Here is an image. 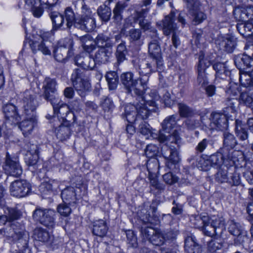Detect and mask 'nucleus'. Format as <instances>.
Instances as JSON below:
<instances>
[{
  "mask_svg": "<svg viewBox=\"0 0 253 253\" xmlns=\"http://www.w3.org/2000/svg\"><path fill=\"white\" fill-rule=\"evenodd\" d=\"M83 186L67 187L61 192V196L63 202L68 204H75L82 195Z\"/></svg>",
  "mask_w": 253,
  "mask_h": 253,
  "instance_id": "4468645a",
  "label": "nucleus"
},
{
  "mask_svg": "<svg viewBox=\"0 0 253 253\" xmlns=\"http://www.w3.org/2000/svg\"><path fill=\"white\" fill-rule=\"evenodd\" d=\"M29 45L34 53L40 51L45 55H50L51 54V49L53 47L51 42L33 40L30 41Z\"/></svg>",
  "mask_w": 253,
  "mask_h": 253,
  "instance_id": "4be33fe9",
  "label": "nucleus"
},
{
  "mask_svg": "<svg viewBox=\"0 0 253 253\" xmlns=\"http://www.w3.org/2000/svg\"><path fill=\"white\" fill-rule=\"evenodd\" d=\"M65 16L67 21V26L68 28L72 26L73 23L76 19H75V13L71 8L70 7H67L65 10Z\"/></svg>",
  "mask_w": 253,
  "mask_h": 253,
  "instance_id": "4d7b16f0",
  "label": "nucleus"
},
{
  "mask_svg": "<svg viewBox=\"0 0 253 253\" xmlns=\"http://www.w3.org/2000/svg\"><path fill=\"white\" fill-rule=\"evenodd\" d=\"M128 39L130 42H135L140 40L141 37V31L139 29H131L128 34Z\"/></svg>",
  "mask_w": 253,
  "mask_h": 253,
  "instance_id": "052dcab7",
  "label": "nucleus"
},
{
  "mask_svg": "<svg viewBox=\"0 0 253 253\" xmlns=\"http://www.w3.org/2000/svg\"><path fill=\"white\" fill-rule=\"evenodd\" d=\"M57 83L54 79L46 78L43 83L44 88L43 97L45 99L50 102L54 103L57 97L54 93L56 91V86Z\"/></svg>",
  "mask_w": 253,
  "mask_h": 253,
  "instance_id": "412c9836",
  "label": "nucleus"
},
{
  "mask_svg": "<svg viewBox=\"0 0 253 253\" xmlns=\"http://www.w3.org/2000/svg\"><path fill=\"white\" fill-rule=\"evenodd\" d=\"M229 232L234 236H239L242 234V229L239 223L231 221L228 227Z\"/></svg>",
  "mask_w": 253,
  "mask_h": 253,
  "instance_id": "6e6d98bb",
  "label": "nucleus"
},
{
  "mask_svg": "<svg viewBox=\"0 0 253 253\" xmlns=\"http://www.w3.org/2000/svg\"><path fill=\"white\" fill-rule=\"evenodd\" d=\"M108 231L106 222L102 219H99L93 222L92 233L97 236H105Z\"/></svg>",
  "mask_w": 253,
  "mask_h": 253,
  "instance_id": "473e14b6",
  "label": "nucleus"
},
{
  "mask_svg": "<svg viewBox=\"0 0 253 253\" xmlns=\"http://www.w3.org/2000/svg\"><path fill=\"white\" fill-rule=\"evenodd\" d=\"M39 159V155L37 145L30 144V147L27 150L26 155V162L29 166H34L37 164Z\"/></svg>",
  "mask_w": 253,
  "mask_h": 253,
  "instance_id": "f704fd0d",
  "label": "nucleus"
},
{
  "mask_svg": "<svg viewBox=\"0 0 253 253\" xmlns=\"http://www.w3.org/2000/svg\"><path fill=\"white\" fill-rule=\"evenodd\" d=\"M50 17L52 21L54 30H57L61 27L64 21V18L62 15L57 12H52L50 14Z\"/></svg>",
  "mask_w": 253,
  "mask_h": 253,
  "instance_id": "3c124183",
  "label": "nucleus"
},
{
  "mask_svg": "<svg viewBox=\"0 0 253 253\" xmlns=\"http://www.w3.org/2000/svg\"><path fill=\"white\" fill-rule=\"evenodd\" d=\"M235 63L239 69L248 70L253 65V60L246 55H243L236 58Z\"/></svg>",
  "mask_w": 253,
  "mask_h": 253,
  "instance_id": "c9c22d12",
  "label": "nucleus"
},
{
  "mask_svg": "<svg viewBox=\"0 0 253 253\" xmlns=\"http://www.w3.org/2000/svg\"><path fill=\"white\" fill-rule=\"evenodd\" d=\"M239 102L251 108L253 110V98L248 92H243L240 94Z\"/></svg>",
  "mask_w": 253,
  "mask_h": 253,
  "instance_id": "603ef678",
  "label": "nucleus"
},
{
  "mask_svg": "<svg viewBox=\"0 0 253 253\" xmlns=\"http://www.w3.org/2000/svg\"><path fill=\"white\" fill-rule=\"evenodd\" d=\"M81 13L80 17L87 18H94V15L95 14L91 9L84 3L82 4Z\"/></svg>",
  "mask_w": 253,
  "mask_h": 253,
  "instance_id": "338daca9",
  "label": "nucleus"
},
{
  "mask_svg": "<svg viewBox=\"0 0 253 253\" xmlns=\"http://www.w3.org/2000/svg\"><path fill=\"white\" fill-rule=\"evenodd\" d=\"M127 53L125 43H121L117 48L116 56L118 64H120L126 59V55Z\"/></svg>",
  "mask_w": 253,
  "mask_h": 253,
  "instance_id": "8fccbe9b",
  "label": "nucleus"
},
{
  "mask_svg": "<svg viewBox=\"0 0 253 253\" xmlns=\"http://www.w3.org/2000/svg\"><path fill=\"white\" fill-rule=\"evenodd\" d=\"M178 177L171 172H167L163 175V180L166 184L172 185L177 183Z\"/></svg>",
  "mask_w": 253,
  "mask_h": 253,
  "instance_id": "13d9d810",
  "label": "nucleus"
},
{
  "mask_svg": "<svg viewBox=\"0 0 253 253\" xmlns=\"http://www.w3.org/2000/svg\"><path fill=\"white\" fill-rule=\"evenodd\" d=\"M55 133L57 138L63 141L69 138L71 134V129L68 126L62 125L56 129Z\"/></svg>",
  "mask_w": 253,
  "mask_h": 253,
  "instance_id": "a19ab883",
  "label": "nucleus"
},
{
  "mask_svg": "<svg viewBox=\"0 0 253 253\" xmlns=\"http://www.w3.org/2000/svg\"><path fill=\"white\" fill-rule=\"evenodd\" d=\"M216 180L220 183L228 182L229 178L227 176V170L221 169L216 174Z\"/></svg>",
  "mask_w": 253,
  "mask_h": 253,
  "instance_id": "69168bd1",
  "label": "nucleus"
},
{
  "mask_svg": "<svg viewBox=\"0 0 253 253\" xmlns=\"http://www.w3.org/2000/svg\"><path fill=\"white\" fill-rule=\"evenodd\" d=\"M128 4L126 1H118L116 3L115 7L113 10V18L117 22H120L123 19L122 13Z\"/></svg>",
  "mask_w": 253,
  "mask_h": 253,
  "instance_id": "e433bc0d",
  "label": "nucleus"
},
{
  "mask_svg": "<svg viewBox=\"0 0 253 253\" xmlns=\"http://www.w3.org/2000/svg\"><path fill=\"white\" fill-rule=\"evenodd\" d=\"M158 152V148L155 145L149 144L148 145L145 150V154L147 157L152 158V159L156 155Z\"/></svg>",
  "mask_w": 253,
  "mask_h": 253,
  "instance_id": "680f3d73",
  "label": "nucleus"
},
{
  "mask_svg": "<svg viewBox=\"0 0 253 253\" xmlns=\"http://www.w3.org/2000/svg\"><path fill=\"white\" fill-rule=\"evenodd\" d=\"M3 169L6 174L14 177H19L22 173V169L17 159L11 157L8 154H6Z\"/></svg>",
  "mask_w": 253,
  "mask_h": 253,
  "instance_id": "ddd939ff",
  "label": "nucleus"
},
{
  "mask_svg": "<svg viewBox=\"0 0 253 253\" xmlns=\"http://www.w3.org/2000/svg\"><path fill=\"white\" fill-rule=\"evenodd\" d=\"M97 13L101 20L104 22L108 21L111 15V10L106 5L100 6L97 9Z\"/></svg>",
  "mask_w": 253,
  "mask_h": 253,
  "instance_id": "49530a36",
  "label": "nucleus"
},
{
  "mask_svg": "<svg viewBox=\"0 0 253 253\" xmlns=\"http://www.w3.org/2000/svg\"><path fill=\"white\" fill-rule=\"evenodd\" d=\"M75 64L84 70H92L95 66L94 58L87 53H82L75 58Z\"/></svg>",
  "mask_w": 253,
  "mask_h": 253,
  "instance_id": "393cba45",
  "label": "nucleus"
},
{
  "mask_svg": "<svg viewBox=\"0 0 253 253\" xmlns=\"http://www.w3.org/2000/svg\"><path fill=\"white\" fill-rule=\"evenodd\" d=\"M177 118V116L176 115L168 116L162 123V130L160 131H162L164 134V132L169 133L168 135H166L167 137L166 141H169L171 143L175 144H178L180 141V137L177 130H173L177 127V121L178 119Z\"/></svg>",
  "mask_w": 253,
  "mask_h": 253,
  "instance_id": "7ed1b4c3",
  "label": "nucleus"
},
{
  "mask_svg": "<svg viewBox=\"0 0 253 253\" xmlns=\"http://www.w3.org/2000/svg\"><path fill=\"white\" fill-rule=\"evenodd\" d=\"M50 103L52 105L54 114H59L58 117L68 122H76V117L75 114L70 112V108L69 105L59 100L58 98L54 100V103L53 102Z\"/></svg>",
  "mask_w": 253,
  "mask_h": 253,
  "instance_id": "9b49d317",
  "label": "nucleus"
},
{
  "mask_svg": "<svg viewBox=\"0 0 253 253\" xmlns=\"http://www.w3.org/2000/svg\"><path fill=\"white\" fill-rule=\"evenodd\" d=\"M157 177L158 175L154 176L152 175V176H148L150 185L157 190L159 191H163L165 188V186L163 184L161 183L158 181Z\"/></svg>",
  "mask_w": 253,
  "mask_h": 253,
  "instance_id": "bf43d9fd",
  "label": "nucleus"
},
{
  "mask_svg": "<svg viewBox=\"0 0 253 253\" xmlns=\"http://www.w3.org/2000/svg\"><path fill=\"white\" fill-rule=\"evenodd\" d=\"M237 160L236 157L230 156L229 154H226V156H225L224 152L221 151L220 152H217L211 155L208 161L212 166L218 167L224 163H226V162H229V164L227 165H229L230 166L236 165Z\"/></svg>",
  "mask_w": 253,
  "mask_h": 253,
  "instance_id": "dca6fc26",
  "label": "nucleus"
},
{
  "mask_svg": "<svg viewBox=\"0 0 253 253\" xmlns=\"http://www.w3.org/2000/svg\"><path fill=\"white\" fill-rule=\"evenodd\" d=\"M175 13L173 11L170 13L165 17L163 21V30L164 34L166 36H169L171 33H173L172 37V42L173 46L177 48L180 44V41L176 35L177 26L174 23L175 20Z\"/></svg>",
  "mask_w": 253,
  "mask_h": 253,
  "instance_id": "423d86ee",
  "label": "nucleus"
},
{
  "mask_svg": "<svg viewBox=\"0 0 253 253\" xmlns=\"http://www.w3.org/2000/svg\"><path fill=\"white\" fill-rule=\"evenodd\" d=\"M112 50L109 48H99L94 53L93 58L96 63L106 64L110 61Z\"/></svg>",
  "mask_w": 253,
  "mask_h": 253,
  "instance_id": "c756f323",
  "label": "nucleus"
},
{
  "mask_svg": "<svg viewBox=\"0 0 253 253\" xmlns=\"http://www.w3.org/2000/svg\"><path fill=\"white\" fill-rule=\"evenodd\" d=\"M225 226V220L222 216L213 215L210 218L207 226L204 228V234L208 236L212 237L220 234Z\"/></svg>",
  "mask_w": 253,
  "mask_h": 253,
  "instance_id": "6e6552de",
  "label": "nucleus"
},
{
  "mask_svg": "<svg viewBox=\"0 0 253 253\" xmlns=\"http://www.w3.org/2000/svg\"><path fill=\"white\" fill-rule=\"evenodd\" d=\"M101 107L105 111H109L114 108V104L109 98L106 97L101 102Z\"/></svg>",
  "mask_w": 253,
  "mask_h": 253,
  "instance_id": "774afa93",
  "label": "nucleus"
},
{
  "mask_svg": "<svg viewBox=\"0 0 253 253\" xmlns=\"http://www.w3.org/2000/svg\"><path fill=\"white\" fill-rule=\"evenodd\" d=\"M152 32L155 34L154 42H150L148 46V52L151 59L155 62L157 65L158 70H162L163 62L161 57V49L158 44V40L157 37V31L155 29L152 30Z\"/></svg>",
  "mask_w": 253,
  "mask_h": 253,
  "instance_id": "9d476101",
  "label": "nucleus"
},
{
  "mask_svg": "<svg viewBox=\"0 0 253 253\" xmlns=\"http://www.w3.org/2000/svg\"><path fill=\"white\" fill-rule=\"evenodd\" d=\"M246 7L238 6L234 10V15L235 18L240 21L244 22L247 20V16L246 14Z\"/></svg>",
  "mask_w": 253,
  "mask_h": 253,
  "instance_id": "5fc2aeb1",
  "label": "nucleus"
},
{
  "mask_svg": "<svg viewBox=\"0 0 253 253\" xmlns=\"http://www.w3.org/2000/svg\"><path fill=\"white\" fill-rule=\"evenodd\" d=\"M73 86L82 97L85 96L86 92L90 90V84L87 79H83L77 82H75Z\"/></svg>",
  "mask_w": 253,
  "mask_h": 253,
  "instance_id": "72a5a7b5",
  "label": "nucleus"
},
{
  "mask_svg": "<svg viewBox=\"0 0 253 253\" xmlns=\"http://www.w3.org/2000/svg\"><path fill=\"white\" fill-rule=\"evenodd\" d=\"M240 82L243 86L246 87L251 85H253L252 78L248 74H241L240 76Z\"/></svg>",
  "mask_w": 253,
  "mask_h": 253,
  "instance_id": "e2e57ef3",
  "label": "nucleus"
},
{
  "mask_svg": "<svg viewBox=\"0 0 253 253\" xmlns=\"http://www.w3.org/2000/svg\"><path fill=\"white\" fill-rule=\"evenodd\" d=\"M186 3V6L189 13L193 16V21L196 24L202 22L207 18L206 15L202 11H200V2L197 0H183Z\"/></svg>",
  "mask_w": 253,
  "mask_h": 253,
  "instance_id": "2eb2a0df",
  "label": "nucleus"
},
{
  "mask_svg": "<svg viewBox=\"0 0 253 253\" xmlns=\"http://www.w3.org/2000/svg\"><path fill=\"white\" fill-rule=\"evenodd\" d=\"M30 184L24 180H17L12 182L10 186L11 195L19 198L24 197L31 191Z\"/></svg>",
  "mask_w": 253,
  "mask_h": 253,
  "instance_id": "f8f14e48",
  "label": "nucleus"
},
{
  "mask_svg": "<svg viewBox=\"0 0 253 253\" xmlns=\"http://www.w3.org/2000/svg\"><path fill=\"white\" fill-rule=\"evenodd\" d=\"M133 74L130 72L123 73L120 76L121 82L127 90L128 93L132 91L137 95H142L145 89L140 86V83L138 84V79H133Z\"/></svg>",
  "mask_w": 253,
  "mask_h": 253,
  "instance_id": "0eeeda50",
  "label": "nucleus"
},
{
  "mask_svg": "<svg viewBox=\"0 0 253 253\" xmlns=\"http://www.w3.org/2000/svg\"><path fill=\"white\" fill-rule=\"evenodd\" d=\"M162 70H158L157 65L155 62H153L152 60L141 64L139 67V81L140 82V86L142 88H146L147 84L149 81V75L152 72H161Z\"/></svg>",
  "mask_w": 253,
  "mask_h": 253,
  "instance_id": "1a4fd4ad",
  "label": "nucleus"
},
{
  "mask_svg": "<svg viewBox=\"0 0 253 253\" xmlns=\"http://www.w3.org/2000/svg\"><path fill=\"white\" fill-rule=\"evenodd\" d=\"M33 219L43 226L52 228L55 225V212L51 209L37 208L33 213Z\"/></svg>",
  "mask_w": 253,
  "mask_h": 253,
  "instance_id": "20e7f679",
  "label": "nucleus"
},
{
  "mask_svg": "<svg viewBox=\"0 0 253 253\" xmlns=\"http://www.w3.org/2000/svg\"><path fill=\"white\" fill-rule=\"evenodd\" d=\"M34 238L42 242H46L49 239L48 232L42 228H37L35 229L34 233Z\"/></svg>",
  "mask_w": 253,
  "mask_h": 253,
  "instance_id": "09e8293b",
  "label": "nucleus"
},
{
  "mask_svg": "<svg viewBox=\"0 0 253 253\" xmlns=\"http://www.w3.org/2000/svg\"><path fill=\"white\" fill-rule=\"evenodd\" d=\"M140 218L145 224H150V226L144 225L141 227V233L145 238L154 245H163L166 240L165 234L160 231L155 230L152 227L158 224L159 221L157 217H153L149 214H146L141 215Z\"/></svg>",
  "mask_w": 253,
  "mask_h": 253,
  "instance_id": "f03ea898",
  "label": "nucleus"
},
{
  "mask_svg": "<svg viewBox=\"0 0 253 253\" xmlns=\"http://www.w3.org/2000/svg\"><path fill=\"white\" fill-rule=\"evenodd\" d=\"M108 82L109 89L114 90L117 88L118 83V76L115 71H110L105 76Z\"/></svg>",
  "mask_w": 253,
  "mask_h": 253,
  "instance_id": "a18cd8bd",
  "label": "nucleus"
},
{
  "mask_svg": "<svg viewBox=\"0 0 253 253\" xmlns=\"http://www.w3.org/2000/svg\"><path fill=\"white\" fill-rule=\"evenodd\" d=\"M139 131L142 134L146 135L147 138L150 137L156 138L161 143L166 142L167 138L166 134L162 133V131H159L158 134L153 132L151 130L150 125L145 122H142L139 125Z\"/></svg>",
  "mask_w": 253,
  "mask_h": 253,
  "instance_id": "5701e85b",
  "label": "nucleus"
},
{
  "mask_svg": "<svg viewBox=\"0 0 253 253\" xmlns=\"http://www.w3.org/2000/svg\"><path fill=\"white\" fill-rule=\"evenodd\" d=\"M178 108L179 115L181 117H190L194 115L193 110L184 103H178Z\"/></svg>",
  "mask_w": 253,
  "mask_h": 253,
  "instance_id": "864d4df0",
  "label": "nucleus"
},
{
  "mask_svg": "<svg viewBox=\"0 0 253 253\" xmlns=\"http://www.w3.org/2000/svg\"><path fill=\"white\" fill-rule=\"evenodd\" d=\"M26 116V118L23 120L19 125V128L25 136H27L31 134L37 124L35 114H31V115Z\"/></svg>",
  "mask_w": 253,
  "mask_h": 253,
  "instance_id": "a878e982",
  "label": "nucleus"
},
{
  "mask_svg": "<svg viewBox=\"0 0 253 253\" xmlns=\"http://www.w3.org/2000/svg\"><path fill=\"white\" fill-rule=\"evenodd\" d=\"M210 65V63L208 60L203 59L200 57L199 64L197 66L198 83L204 86L208 84V81L205 73L206 69Z\"/></svg>",
  "mask_w": 253,
  "mask_h": 253,
  "instance_id": "cd10ccee",
  "label": "nucleus"
},
{
  "mask_svg": "<svg viewBox=\"0 0 253 253\" xmlns=\"http://www.w3.org/2000/svg\"><path fill=\"white\" fill-rule=\"evenodd\" d=\"M70 45L66 46H59L56 47L54 50V56L55 59L58 62H64L68 57L69 50L71 48V45L72 41L69 40Z\"/></svg>",
  "mask_w": 253,
  "mask_h": 253,
  "instance_id": "2f4dec72",
  "label": "nucleus"
},
{
  "mask_svg": "<svg viewBox=\"0 0 253 253\" xmlns=\"http://www.w3.org/2000/svg\"><path fill=\"white\" fill-rule=\"evenodd\" d=\"M124 116L128 123H135L138 119L135 105L131 104L126 105L125 108Z\"/></svg>",
  "mask_w": 253,
  "mask_h": 253,
  "instance_id": "4c0bfd02",
  "label": "nucleus"
},
{
  "mask_svg": "<svg viewBox=\"0 0 253 253\" xmlns=\"http://www.w3.org/2000/svg\"><path fill=\"white\" fill-rule=\"evenodd\" d=\"M75 26L86 32L92 31L96 27L95 18L80 17L76 20Z\"/></svg>",
  "mask_w": 253,
  "mask_h": 253,
  "instance_id": "bb28decb",
  "label": "nucleus"
},
{
  "mask_svg": "<svg viewBox=\"0 0 253 253\" xmlns=\"http://www.w3.org/2000/svg\"><path fill=\"white\" fill-rule=\"evenodd\" d=\"M64 203L60 204L57 208L58 212L62 216H68L71 212V209Z\"/></svg>",
  "mask_w": 253,
  "mask_h": 253,
  "instance_id": "0e129e2a",
  "label": "nucleus"
},
{
  "mask_svg": "<svg viewBox=\"0 0 253 253\" xmlns=\"http://www.w3.org/2000/svg\"><path fill=\"white\" fill-rule=\"evenodd\" d=\"M218 43L220 49L227 52H232L235 49L236 42L233 36L230 35H226L219 37Z\"/></svg>",
  "mask_w": 253,
  "mask_h": 253,
  "instance_id": "c85d7f7f",
  "label": "nucleus"
},
{
  "mask_svg": "<svg viewBox=\"0 0 253 253\" xmlns=\"http://www.w3.org/2000/svg\"><path fill=\"white\" fill-rule=\"evenodd\" d=\"M193 224L196 228L201 229L204 232V228L205 226H207V224L210 221V218L207 215H196L192 219Z\"/></svg>",
  "mask_w": 253,
  "mask_h": 253,
  "instance_id": "37998d69",
  "label": "nucleus"
},
{
  "mask_svg": "<svg viewBox=\"0 0 253 253\" xmlns=\"http://www.w3.org/2000/svg\"><path fill=\"white\" fill-rule=\"evenodd\" d=\"M3 111L5 118V123L10 125L17 124L21 119L17 108L12 104H6L3 107Z\"/></svg>",
  "mask_w": 253,
  "mask_h": 253,
  "instance_id": "aec40b11",
  "label": "nucleus"
},
{
  "mask_svg": "<svg viewBox=\"0 0 253 253\" xmlns=\"http://www.w3.org/2000/svg\"><path fill=\"white\" fill-rule=\"evenodd\" d=\"M228 116L225 114L218 113H213L211 114L210 124L209 125L211 129L222 130L228 127Z\"/></svg>",
  "mask_w": 253,
  "mask_h": 253,
  "instance_id": "f3484780",
  "label": "nucleus"
},
{
  "mask_svg": "<svg viewBox=\"0 0 253 253\" xmlns=\"http://www.w3.org/2000/svg\"><path fill=\"white\" fill-rule=\"evenodd\" d=\"M94 42L100 48H111L114 44L109 37L103 34L98 35L95 39Z\"/></svg>",
  "mask_w": 253,
  "mask_h": 253,
  "instance_id": "58836bf2",
  "label": "nucleus"
},
{
  "mask_svg": "<svg viewBox=\"0 0 253 253\" xmlns=\"http://www.w3.org/2000/svg\"><path fill=\"white\" fill-rule=\"evenodd\" d=\"M58 186V183L55 180H50L42 182L39 186V190L43 195H47L51 193L53 189Z\"/></svg>",
  "mask_w": 253,
  "mask_h": 253,
  "instance_id": "79ce46f5",
  "label": "nucleus"
},
{
  "mask_svg": "<svg viewBox=\"0 0 253 253\" xmlns=\"http://www.w3.org/2000/svg\"><path fill=\"white\" fill-rule=\"evenodd\" d=\"M22 100L25 115L29 116L31 114H35V111L36 108V103L33 92L30 91H26L23 93Z\"/></svg>",
  "mask_w": 253,
  "mask_h": 253,
  "instance_id": "b1692460",
  "label": "nucleus"
},
{
  "mask_svg": "<svg viewBox=\"0 0 253 253\" xmlns=\"http://www.w3.org/2000/svg\"><path fill=\"white\" fill-rule=\"evenodd\" d=\"M137 102L135 103L137 116L138 119L142 120L146 119L149 116L150 112L156 111L157 104L153 100L146 101L142 95H137Z\"/></svg>",
  "mask_w": 253,
  "mask_h": 253,
  "instance_id": "39448f33",
  "label": "nucleus"
},
{
  "mask_svg": "<svg viewBox=\"0 0 253 253\" xmlns=\"http://www.w3.org/2000/svg\"><path fill=\"white\" fill-rule=\"evenodd\" d=\"M185 251L187 253H201V246L197 243L195 237L193 236H187L185 239Z\"/></svg>",
  "mask_w": 253,
  "mask_h": 253,
  "instance_id": "7c9ffc66",
  "label": "nucleus"
},
{
  "mask_svg": "<svg viewBox=\"0 0 253 253\" xmlns=\"http://www.w3.org/2000/svg\"><path fill=\"white\" fill-rule=\"evenodd\" d=\"M147 169L148 176L157 175L159 172V164L158 160L156 158L149 159L147 162Z\"/></svg>",
  "mask_w": 253,
  "mask_h": 253,
  "instance_id": "c03bdc74",
  "label": "nucleus"
},
{
  "mask_svg": "<svg viewBox=\"0 0 253 253\" xmlns=\"http://www.w3.org/2000/svg\"><path fill=\"white\" fill-rule=\"evenodd\" d=\"M162 154L167 160V166L169 169L172 165H175L179 161L177 151L173 146H169L168 144L162 148Z\"/></svg>",
  "mask_w": 253,
  "mask_h": 253,
  "instance_id": "a211bd4d",
  "label": "nucleus"
},
{
  "mask_svg": "<svg viewBox=\"0 0 253 253\" xmlns=\"http://www.w3.org/2000/svg\"><path fill=\"white\" fill-rule=\"evenodd\" d=\"M4 213L8 220V226L0 229V238H4L9 242H16L20 244L18 245L19 247L26 248L29 239L28 233L17 222H11L19 217L20 212L14 208L7 207L4 210Z\"/></svg>",
  "mask_w": 253,
  "mask_h": 253,
  "instance_id": "f257e3e1",
  "label": "nucleus"
},
{
  "mask_svg": "<svg viewBox=\"0 0 253 253\" xmlns=\"http://www.w3.org/2000/svg\"><path fill=\"white\" fill-rule=\"evenodd\" d=\"M237 29L243 37H248L253 34V25L250 22L238 23L237 25Z\"/></svg>",
  "mask_w": 253,
  "mask_h": 253,
  "instance_id": "ea45409f",
  "label": "nucleus"
},
{
  "mask_svg": "<svg viewBox=\"0 0 253 253\" xmlns=\"http://www.w3.org/2000/svg\"><path fill=\"white\" fill-rule=\"evenodd\" d=\"M237 144V140L234 135L225 132L223 134V147L220 151L224 152L225 156H226V154H229L230 156L236 157L238 152L234 151L233 149Z\"/></svg>",
  "mask_w": 253,
  "mask_h": 253,
  "instance_id": "6ab92c4d",
  "label": "nucleus"
},
{
  "mask_svg": "<svg viewBox=\"0 0 253 253\" xmlns=\"http://www.w3.org/2000/svg\"><path fill=\"white\" fill-rule=\"evenodd\" d=\"M237 103V100L235 99H227L225 101V105L226 107L224 108L223 111L226 115L229 117H232L231 114H234L236 112V107L235 104Z\"/></svg>",
  "mask_w": 253,
  "mask_h": 253,
  "instance_id": "de8ad7c7",
  "label": "nucleus"
}]
</instances>
